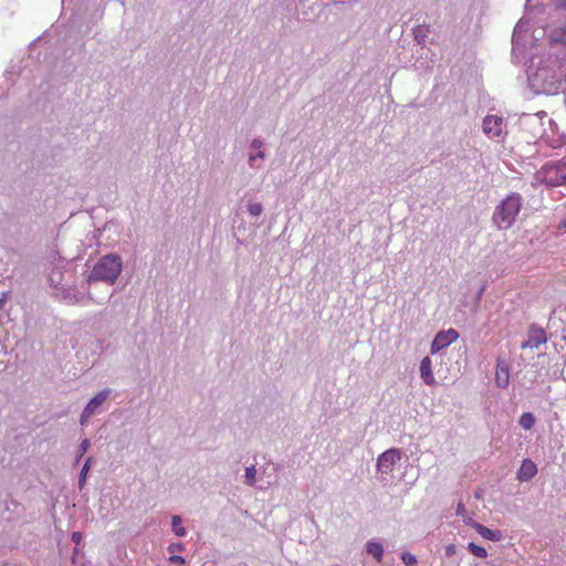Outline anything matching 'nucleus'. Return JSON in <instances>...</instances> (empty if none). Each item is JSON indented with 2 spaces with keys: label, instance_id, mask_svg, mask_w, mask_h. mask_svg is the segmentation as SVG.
<instances>
[{
  "label": "nucleus",
  "instance_id": "c85d7f7f",
  "mask_svg": "<svg viewBox=\"0 0 566 566\" xmlns=\"http://www.w3.org/2000/svg\"><path fill=\"white\" fill-rule=\"evenodd\" d=\"M401 559L407 566L415 565L417 563L416 556L410 553H403L401 555Z\"/></svg>",
  "mask_w": 566,
  "mask_h": 566
},
{
  "label": "nucleus",
  "instance_id": "20e7f679",
  "mask_svg": "<svg viewBox=\"0 0 566 566\" xmlns=\"http://www.w3.org/2000/svg\"><path fill=\"white\" fill-rule=\"evenodd\" d=\"M522 205V196L518 192H511L495 207L492 214V223L499 230L512 228L521 212Z\"/></svg>",
  "mask_w": 566,
  "mask_h": 566
},
{
  "label": "nucleus",
  "instance_id": "4be33fe9",
  "mask_svg": "<svg viewBox=\"0 0 566 566\" xmlns=\"http://www.w3.org/2000/svg\"><path fill=\"white\" fill-rule=\"evenodd\" d=\"M560 7L566 11V0H559ZM554 39L566 44V23L555 31Z\"/></svg>",
  "mask_w": 566,
  "mask_h": 566
},
{
  "label": "nucleus",
  "instance_id": "7ed1b4c3",
  "mask_svg": "<svg viewBox=\"0 0 566 566\" xmlns=\"http://www.w3.org/2000/svg\"><path fill=\"white\" fill-rule=\"evenodd\" d=\"M66 276L71 277L72 273L53 270L49 275L50 285L64 302L67 304H86V301L90 300L97 304L102 303L95 300L91 292L83 291V285L78 289L76 285L71 284Z\"/></svg>",
  "mask_w": 566,
  "mask_h": 566
},
{
  "label": "nucleus",
  "instance_id": "393cba45",
  "mask_svg": "<svg viewBox=\"0 0 566 566\" xmlns=\"http://www.w3.org/2000/svg\"><path fill=\"white\" fill-rule=\"evenodd\" d=\"M262 211H263V207L259 202H250L248 205V212L252 217H259L262 213Z\"/></svg>",
  "mask_w": 566,
  "mask_h": 566
},
{
  "label": "nucleus",
  "instance_id": "cd10ccee",
  "mask_svg": "<svg viewBox=\"0 0 566 566\" xmlns=\"http://www.w3.org/2000/svg\"><path fill=\"white\" fill-rule=\"evenodd\" d=\"M186 549V545L181 542H178V543H171L168 545L167 547V551L170 553V554H177V553H181Z\"/></svg>",
  "mask_w": 566,
  "mask_h": 566
},
{
  "label": "nucleus",
  "instance_id": "5701e85b",
  "mask_svg": "<svg viewBox=\"0 0 566 566\" xmlns=\"http://www.w3.org/2000/svg\"><path fill=\"white\" fill-rule=\"evenodd\" d=\"M468 551L479 557V558H485L488 556V552L484 547L480 546V545H476L474 543H469L468 545Z\"/></svg>",
  "mask_w": 566,
  "mask_h": 566
},
{
  "label": "nucleus",
  "instance_id": "f8f14e48",
  "mask_svg": "<svg viewBox=\"0 0 566 566\" xmlns=\"http://www.w3.org/2000/svg\"><path fill=\"white\" fill-rule=\"evenodd\" d=\"M251 149L254 150V153L249 154L248 163L251 168H259L256 165L258 159H265L266 154L264 150H262L263 147V140L259 137L253 138L250 144Z\"/></svg>",
  "mask_w": 566,
  "mask_h": 566
},
{
  "label": "nucleus",
  "instance_id": "6ab92c4d",
  "mask_svg": "<svg viewBox=\"0 0 566 566\" xmlns=\"http://www.w3.org/2000/svg\"><path fill=\"white\" fill-rule=\"evenodd\" d=\"M429 32V25L420 24L413 29V36L418 44H424Z\"/></svg>",
  "mask_w": 566,
  "mask_h": 566
},
{
  "label": "nucleus",
  "instance_id": "412c9836",
  "mask_svg": "<svg viewBox=\"0 0 566 566\" xmlns=\"http://www.w3.org/2000/svg\"><path fill=\"white\" fill-rule=\"evenodd\" d=\"M256 469L255 465H250L245 468L244 473V483L249 486H254L256 482Z\"/></svg>",
  "mask_w": 566,
  "mask_h": 566
},
{
  "label": "nucleus",
  "instance_id": "aec40b11",
  "mask_svg": "<svg viewBox=\"0 0 566 566\" xmlns=\"http://www.w3.org/2000/svg\"><path fill=\"white\" fill-rule=\"evenodd\" d=\"M518 423L523 429L530 430L535 423V417L532 412H524L520 417Z\"/></svg>",
  "mask_w": 566,
  "mask_h": 566
},
{
  "label": "nucleus",
  "instance_id": "473e14b6",
  "mask_svg": "<svg viewBox=\"0 0 566 566\" xmlns=\"http://www.w3.org/2000/svg\"><path fill=\"white\" fill-rule=\"evenodd\" d=\"M92 417L93 416L83 410L80 419L81 426H85Z\"/></svg>",
  "mask_w": 566,
  "mask_h": 566
},
{
  "label": "nucleus",
  "instance_id": "9d476101",
  "mask_svg": "<svg viewBox=\"0 0 566 566\" xmlns=\"http://www.w3.org/2000/svg\"><path fill=\"white\" fill-rule=\"evenodd\" d=\"M546 116V113L537 114H523L520 118V124L523 128H531L534 137L541 136L544 132L542 125V117Z\"/></svg>",
  "mask_w": 566,
  "mask_h": 566
},
{
  "label": "nucleus",
  "instance_id": "c756f323",
  "mask_svg": "<svg viewBox=\"0 0 566 566\" xmlns=\"http://www.w3.org/2000/svg\"><path fill=\"white\" fill-rule=\"evenodd\" d=\"M468 514L465 505L462 502H459L455 509V515L460 517H464Z\"/></svg>",
  "mask_w": 566,
  "mask_h": 566
},
{
  "label": "nucleus",
  "instance_id": "ddd939ff",
  "mask_svg": "<svg viewBox=\"0 0 566 566\" xmlns=\"http://www.w3.org/2000/svg\"><path fill=\"white\" fill-rule=\"evenodd\" d=\"M109 394L111 389H103L87 402L83 410L94 416L98 412L99 406L108 398Z\"/></svg>",
  "mask_w": 566,
  "mask_h": 566
},
{
  "label": "nucleus",
  "instance_id": "423d86ee",
  "mask_svg": "<svg viewBox=\"0 0 566 566\" xmlns=\"http://www.w3.org/2000/svg\"><path fill=\"white\" fill-rule=\"evenodd\" d=\"M483 133L491 139H497L506 134V123L499 115H488L482 123Z\"/></svg>",
  "mask_w": 566,
  "mask_h": 566
},
{
  "label": "nucleus",
  "instance_id": "f257e3e1",
  "mask_svg": "<svg viewBox=\"0 0 566 566\" xmlns=\"http://www.w3.org/2000/svg\"><path fill=\"white\" fill-rule=\"evenodd\" d=\"M528 85L535 94L555 95L566 88V75L557 57L548 56L532 62L528 70Z\"/></svg>",
  "mask_w": 566,
  "mask_h": 566
},
{
  "label": "nucleus",
  "instance_id": "58836bf2",
  "mask_svg": "<svg viewBox=\"0 0 566 566\" xmlns=\"http://www.w3.org/2000/svg\"><path fill=\"white\" fill-rule=\"evenodd\" d=\"M273 470L276 471L277 470V465L273 464Z\"/></svg>",
  "mask_w": 566,
  "mask_h": 566
},
{
  "label": "nucleus",
  "instance_id": "39448f33",
  "mask_svg": "<svg viewBox=\"0 0 566 566\" xmlns=\"http://www.w3.org/2000/svg\"><path fill=\"white\" fill-rule=\"evenodd\" d=\"M537 179L548 187H558L566 184V161H548L536 174Z\"/></svg>",
  "mask_w": 566,
  "mask_h": 566
},
{
  "label": "nucleus",
  "instance_id": "72a5a7b5",
  "mask_svg": "<svg viewBox=\"0 0 566 566\" xmlns=\"http://www.w3.org/2000/svg\"><path fill=\"white\" fill-rule=\"evenodd\" d=\"M71 539L75 544H80L82 541V534L80 532H73L71 535Z\"/></svg>",
  "mask_w": 566,
  "mask_h": 566
},
{
  "label": "nucleus",
  "instance_id": "dca6fc26",
  "mask_svg": "<svg viewBox=\"0 0 566 566\" xmlns=\"http://www.w3.org/2000/svg\"><path fill=\"white\" fill-rule=\"evenodd\" d=\"M474 530L485 539L492 541V542H499L502 539L503 535L501 531H493L484 525L476 524L474 525Z\"/></svg>",
  "mask_w": 566,
  "mask_h": 566
},
{
  "label": "nucleus",
  "instance_id": "a878e982",
  "mask_svg": "<svg viewBox=\"0 0 566 566\" xmlns=\"http://www.w3.org/2000/svg\"><path fill=\"white\" fill-rule=\"evenodd\" d=\"M91 446V442L88 439H84L81 443H80V447H78V451H77V455H76V459H75V462L77 463L82 457L87 452L88 448Z\"/></svg>",
  "mask_w": 566,
  "mask_h": 566
},
{
  "label": "nucleus",
  "instance_id": "9b49d317",
  "mask_svg": "<svg viewBox=\"0 0 566 566\" xmlns=\"http://www.w3.org/2000/svg\"><path fill=\"white\" fill-rule=\"evenodd\" d=\"M494 381L496 387L501 389H505L510 384V366L502 357L496 359Z\"/></svg>",
  "mask_w": 566,
  "mask_h": 566
},
{
  "label": "nucleus",
  "instance_id": "e433bc0d",
  "mask_svg": "<svg viewBox=\"0 0 566 566\" xmlns=\"http://www.w3.org/2000/svg\"><path fill=\"white\" fill-rule=\"evenodd\" d=\"M6 303V294H3V296L0 298V308L4 305Z\"/></svg>",
  "mask_w": 566,
  "mask_h": 566
},
{
  "label": "nucleus",
  "instance_id": "4c0bfd02",
  "mask_svg": "<svg viewBox=\"0 0 566 566\" xmlns=\"http://www.w3.org/2000/svg\"><path fill=\"white\" fill-rule=\"evenodd\" d=\"M82 566H91V564L90 563H84V564H82Z\"/></svg>",
  "mask_w": 566,
  "mask_h": 566
},
{
  "label": "nucleus",
  "instance_id": "0eeeda50",
  "mask_svg": "<svg viewBox=\"0 0 566 566\" xmlns=\"http://www.w3.org/2000/svg\"><path fill=\"white\" fill-rule=\"evenodd\" d=\"M401 459V452L399 449L391 448L382 452L377 458V471L381 474H389L392 472L394 467Z\"/></svg>",
  "mask_w": 566,
  "mask_h": 566
},
{
  "label": "nucleus",
  "instance_id": "a211bd4d",
  "mask_svg": "<svg viewBox=\"0 0 566 566\" xmlns=\"http://www.w3.org/2000/svg\"><path fill=\"white\" fill-rule=\"evenodd\" d=\"M181 524H182L181 516L172 515L171 527H172L174 534L178 537H185L187 535V530Z\"/></svg>",
  "mask_w": 566,
  "mask_h": 566
},
{
  "label": "nucleus",
  "instance_id": "c9c22d12",
  "mask_svg": "<svg viewBox=\"0 0 566 566\" xmlns=\"http://www.w3.org/2000/svg\"><path fill=\"white\" fill-rule=\"evenodd\" d=\"M93 462V458L92 457H88L84 463V465H88V469L91 468V464Z\"/></svg>",
  "mask_w": 566,
  "mask_h": 566
},
{
  "label": "nucleus",
  "instance_id": "2eb2a0df",
  "mask_svg": "<svg viewBox=\"0 0 566 566\" xmlns=\"http://www.w3.org/2000/svg\"><path fill=\"white\" fill-rule=\"evenodd\" d=\"M420 378L426 385L432 386L436 384L432 373V361L428 356L420 361Z\"/></svg>",
  "mask_w": 566,
  "mask_h": 566
},
{
  "label": "nucleus",
  "instance_id": "f3484780",
  "mask_svg": "<svg viewBox=\"0 0 566 566\" xmlns=\"http://www.w3.org/2000/svg\"><path fill=\"white\" fill-rule=\"evenodd\" d=\"M367 554L371 555L378 563L381 562L384 555V547L381 543L376 541H369L366 544Z\"/></svg>",
  "mask_w": 566,
  "mask_h": 566
},
{
  "label": "nucleus",
  "instance_id": "7c9ffc66",
  "mask_svg": "<svg viewBox=\"0 0 566 566\" xmlns=\"http://www.w3.org/2000/svg\"><path fill=\"white\" fill-rule=\"evenodd\" d=\"M169 562L171 564H179V565L186 564V559L178 554H171V556L169 557Z\"/></svg>",
  "mask_w": 566,
  "mask_h": 566
},
{
  "label": "nucleus",
  "instance_id": "bb28decb",
  "mask_svg": "<svg viewBox=\"0 0 566 566\" xmlns=\"http://www.w3.org/2000/svg\"><path fill=\"white\" fill-rule=\"evenodd\" d=\"M88 465H83L78 475V489L83 490L86 485L87 474H88Z\"/></svg>",
  "mask_w": 566,
  "mask_h": 566
},
{
  "label": "nucleus",
  "instance_id": "f704fd0d",
  "mask_svg": "<svg viewBox=\"0 0 566 566\" xmlns=\"http://www.w3.org/2000/svg\"><path fill=\"white\" fill-rule=\"evenodd\" d=\"M560 338H562V340H564V342L566 343V327H564V328L562 329Z\"/></svg>",
  "mask_w": 566,
  "mask_h": 566
},
{
  "label": "nucleus",
  "instance_id": "2f4dec72",
  "mask_svg": "<svg viewBox=\"0 0 566 566\" xmlns=\"http://www.w3.org/2000/svg\"><path fill=\"white\" fill-rule=\"evenodd\" d=\"M462 521L465 525L471 526L474 528V525L480 524L479 522H475L472 517H470L468 514L462 517Z\"/></svg>",
  "mask_w": 566,
  "mask_h": 566
},
{
  "label": "nucleus",
  "instance_id": "f03ea898",
  "mask_svg": "<svg viewBox=\"0 0 566 566\" xmlns=\"http://www.w3.org/2000/svg\"><path fill=\"white\" fill-rule=\"evenodd\" d=\"M123 271V259L117 253H108L97 260L83 281V291L91 292L96 282L113 285Z\"/></svg>",
  "mask_w": 566,
  "mask_h": 566
},
{
  "label": "nucleus",
  "instance_id": "4468645a",
  "mask_svg": "<svg viewBox=\"0 0 566 566\" xmlns=\"http://www.w3.org/2000/svg\"><path fill=\"white\" fill-rule=\"evenodd\" d=\"M536 473H537V468H536L535 463L530 459H525V460H523V462L517 471V479L521 482H526V481H530L531 479H533Z\"/></svg>",
  "mask_w": 566,
  "mask_h": 566
},
{
  "label": "nucleus",
  "instance_id": "1a4fd4ad",
  "mask_svg": "<svg viewBox=\"0 0 566 566\" xmlns=\"http://www.w3.org/2000/svg\"><path fill=\"white\" fill-rule=\"evenodd\" d=\"M547 343V336L542 327L531 325L527 332V339L521 344V348H538L541 345Z\"/></svg>",
  "mask_w": 566,
  "mask_h": 566
},
{
  "label": "nucleus",
  "instance_id": "b1692460",
  "mask_svg": "<svg viewBox=\"0 0 566 566\" xmlns=\"http://www.w3.org/2000/svg\"><path fill=\"white\" fill-rule=\"evenodd\" d=\"M523 29V23L520 21L516 27L514 28L513 35H512V45L513 51H516L518 44H520V33Z\"/></svg>",
  "mask_w": 566,
  "mask_h": 566
},
{
  "label": "nucleus",
  "instance_id": "6e6552de",
  "mask_svg": "<svg viewBox=\"0 0 566 566\" xmlns=\"http://www.w3.org/2000/svg\"><path fill=\"white\" fill-rule=\"evenodd\" d=\"M458 337L459 333L453 328L438 332L431 343L430 353L432 355L439 353L443 348L454 343Z\"/></svg>",
  "mask_w": 566,
  "mask_h": 566
}]
</instances>
